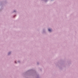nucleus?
Instances as JSON below:
<instances>
[{
	"label": "nucleus",
	"mask_w": 78,
	"mask_h": 78,
	"mask_svg": "<svg viewBox=\"0 0 78 78\" xmlns=\"http://www.w3.org/2000/svg\"><path fill=\"white\" fill-rule=\"evenodd\" d=\"M48 30L49 31H50V32L51 31V30L50 29H48Z\"/></svg>",
	"instance_id": "1"
},
{
	"label": "nucleus",
	"mask_w": 78,
	"mask_h": 78,
	"mask_svg": "<svg viewBox=\"0 0 78 78\" xmlns=\"http://www.w3.org/2000/svg\"><path fill=\"white\" fill-rule=\"evenodd\" d=\"M10 53H9L8 55H9V54H10Z\"/></svg>",
	"instance_id": "2"
}]
</instances>
